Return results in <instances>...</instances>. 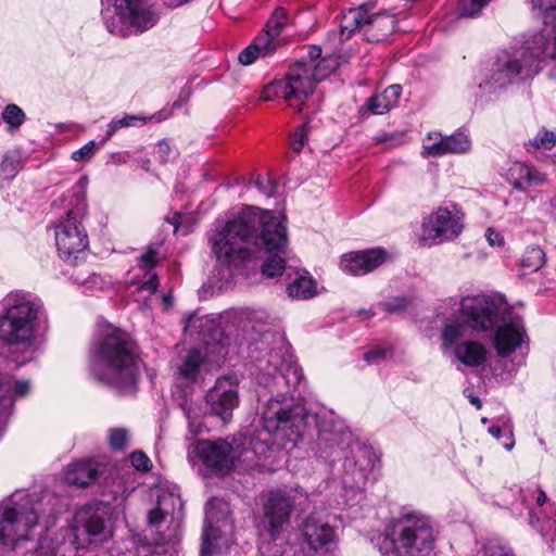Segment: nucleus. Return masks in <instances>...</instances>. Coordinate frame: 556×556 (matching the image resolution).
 <instances>
[{"mask_svg":"<svg viewBox=\"0 0 556 556\" xmlns=\"http://www.w3.org/2000/svg\"><path fill=\"white\" fill-rule=\"evenodd\" d=\"M212 250L220 264L239 266L266 256L262 274L274 278L286 268L287 228L270 211L245 207L211 238Z\"/></svg>","mask_w":556,"mask_h":556,"instance_id":"obj_1","label":"nucleus"},{"mask_svg":"<svg viewBox=\"0 0 556 556\" xmlns=\"http://www.w3.org/2000/svg\"><path fill=\"white\" fill-rule=\"evenodd\" d=\"M260 368V384L276 393L261 408V424L268 433L296 442L312 426H317L319 430L324 424H334L331 420H319L317 415L288 395L290 389L301 383L303 374L287 344L282 343L270 351L266 364Z\"/></svg>","mask_w":556,"mask_h":556,"instance_id":"obj_2","label":"nucleus"},{"mask_svg":"<svg viewBox=\"0 0 556 556\" xmlns=\"http://www.w3.org/2000/svg\"><path fill=\"white\" fill-rule=\"evenodd\" d=\"M53 501L49 493L15 492L0 503V556H55L34 542L40 521L55 514Z\"/></svg>","mask_w":556,"mask_h":556,"instance_id":"obj_3","label":"nucleus"},{"mask_svg":"<svg viewBox=\"0 0 556 556\" xmlns=\"http://www.w3.org/2000/svg\"><path fill=\"white\" fill-rule=\"evenodd\" d=\"M316 454L333 463L344 458L341 481L348 502L361 498L367 482L375 479L374 452L355 443L352 432L340 422L321 426L316 441Z\"/></svg>","mask_w":556,"mask_h":556,"instance_id":"obj_4","label":"nucleus"},{"mask_svg":"<svg viewBox=\"0 0 556 556\" xmlns=\"http://www.w3.org/2000/svg\"><path fill=\"white\" fill-rule=\"evenodd\" d=\"M89 370L99 382L117 390H130L138 379L135 343L112 325L99 328L90 351Z\"/></svg>","mask_w":556,"mask_h":556,"instance_id":"obj_5","label":"nucleus"},{"mask_svg":"<svg viewBox=\"0 0 556 556\" xmlns=\"http://www.w3.org/2000/svg\"><path fill=\"white\" fill-rule=\"evenodd\" d=\"M460 316L469 328L491 329L502 315V325L495 330L493 344L500 357L514 353L526 342L527 333L520 316L501 313L498 305L485 295L465 296L459 302Z\"/></svg>","mask_w":556,"mask_h":556,"instance_id":"obj_6","label":"nucleus"},{"mask_svg":"<svg viewBox=\"0 0 556 556\" xmlns=\"http://www.w3.org/2000/svg\"><path fill=\"white\" fill-rule=\"evenodd\" d=\"M435 532L425 514L404 509L393 517L384 533L375 539L383 556H428L434 548Z\"/></svg>","mask_w":556,"mask_h":556,"instance_id":"obj_7","label":"nucleus"},{"mask_svg":"<svg viewBox=\"0 0 556 556\" xmlns=\"http://www.w3.org/2000/svg\"><path fill=\"white\" fill-rule=\"evenodd\" d=\"M542 56L532 37L519 47L502 51L491 70L478 81V88L483 94H494L528 80L541 71Z\"/></svg>","mask_w":556,"mask_h":556,"instance_id":"obj_8","label":"nucleus"},{"mask_svg":"<svg viewBox=\"0 0 556 556\" xmlns=\"http://www.w3.org/2000/svg\"><path fill=\"white\" fill-rule=\"evenodd\" d=\"M0 305L4 311L0 318L1 338L11 345H21L23 352L29 353L18 362V365H22L31 358L30 348L41 306L33 301L29 294L17 291L10 292Z\"/></svg>","mask_w":556,"mask_h":556,"instance_id":"obj_9","label":"nucleus"},{"mask_svg":"<svg viewBox=\"0 0 556 556\" xmlns=\"http://www.w3.org/2000/svg\"><path fill=\"white\" fill-rule=\"evenodd\" d=\"M101 13L106 29L121 37L144 31L159 20V12L150 2H105Z\"/></svg>","mask_w":556,"mask_h":556,"instance_id":"obj_10","label":"nucleus"},{"mask_svg":"<svg viewBox=\"0 0 556 556\" xmlns=\"http://www.w3.org/2000/svg\"><path fill=\"white\" fill-rule=\"evenodd\" d=\"M312 66L299 62L290 67L287 76L264 87L261 98L264 101H271L282 98L290 106L296 108L300 112L305 99L312 93L316 81L311 75Z\"/></svg>","mask_w":556,"mask_h":556,"instance_id":"obj_11","label":"nucleus"},{"mask_svg":"<svg viewBox=\"0 0 556 556\" xmlns=\"http://www.w3.org/2000/svg\"><path fill=\"white\" fill-rule=\"evenodd\" d=\"M245 444V441L238 442L236 439L231 443L224 439L200 440L190 446L189 456L195 454L206 467L217 472H227L236 460L252 462V453Z\"/></svg>","mask_w":556,"mask_h":556,"instance_id":"obj_12","label":"nucleus"},{"mask_svg":"<svg viewBox=\"0 0 556 556\" xmlns=\"http://www.w3.org/2000/svg\"><path fill=\"white\" fill-rule=\"evenodd\" d=\"M86 215L66 211V217L54 229L55 245L59 256L68 265L76 266L86 255L89 245L87 231L83 225Z\"/></svg>","mask_w":556,"mask_h":556,"instance_id":"obj_13","label":"nucleus"},{"mask_svg":"<svg viewBox=\"0 0 556 556\" xmlns=\"http://www.w3.org/2000/svg\"><path fill=\"white\" fill-rule=\"evenodd\" d=\"M213 341H204L203 349H194L188 352L177 368L178 379L186 382H195L203 371H211L222 366L228 350L225 343L217 340L222 332L217 329L210 334Z\"/></svg>","mask_w":556,"mask_h":556,"instance_id":"obj_14","label":"nucleus"},{"mask_svg":"<svg viewBox=\"0 0 556 556\" xmlns=\"http://www.w3.org/2000/svg\"><path fill=\"white\" fill-rule=\"evenodd\" d=\"M463 219L457 205L440 206L424 218L420 240L429 245L455 240L464 229Z\"/></svg>","mask_w":556,"mask_h":556,"instance_id":"obj_15","label":"nucleus"},{"mask_svg":"<svg viewBox=\"0 0 556 556\" xmlns=\"http://www.w3.org/2000/svg\"><path fill=\"white\" fill-rule=\"evenodd\" d=\"M296 497L298 491L292 489L271 490L263 496L262 525L273 540L278 539L289 523Z\"/></svg>","mask_w":556,"mask_h":556,"instance_id":"obj_16","label":"nucleus"},{"mask_svg":"<svg viewBox=\"0 0 556 556\" xmlns=\"http://www.w3.org/2000/svg\"><path fill=\"white\" fill-rule=\"evenodd\" d=\"M287 21V10L281 7L277 8L263 31L239 53V62L242 65H251L260 58L264 59L273 55L281 45L278 37Z\"/></svg>","mask_w":556,"mask_h":556,"instance_id":"obj_17","label":"nucleus"},{"mask_svg":"<svg viewBox=\"0 0 556 556\" xmlns=\"http://www.w3.org/2000/svg\"><path fill=\"white\" fill-rule=\"evenodd\" d=\"M302 538L314 556L332 554L339 542V533L330 522L317 515H309L302 525Z\"/></svg>","mask_w":556,"mask_h":556,"instance_id":"obj_18","label":"nucleus"},{"mask_svg":"<svg viewBox=\"0 0 556 556\" xmlns=\"http://www.w3.org/2000/svg\"><path fill=\"white\" fill-rule=\"evenodd\" d=\"M77 533L88 534L94 542H103L112 536L110 507L106 504L88 505L80 508L74 519Z\"/></svg>","mask_w":556,"mask_h":556,"instance_id":"obj_19","label":"nucleus"},{"mask_svg":"<svg viewBox=\"0 0 556 556\" xmlns=\"http://www.w3.org/2000/svg\"><path fill=\"white\" fill-rule=\"evenodd\" d=\"M205 401L211 414L220 418L223 422H229L232 412L239 405L237 380L225 376L218 378L213 388L205 394Z\"/></svg>","mask_w":556,"mask_h":556,"instance_id":"obj_20","label":"nucleus"},{"mask_svg":"<svg viewBox=\"0 0 556 556\" xmlns=\"http://www.w3.org/2000/svg\"><path fill=\"white\" fill-rule=\"evenodd\" d=\"M387 257L382 249H370L344 254L340 261V268L350 275H366L379 267Z\"/></svg>","mask_w":556,"mask_h":556,"instance_id":"obj_21","label":"nucleus"},{"mask_svg":"<svg viewBox=\"0 0 556 556\" xmlns=\"http://www.w3.org/2000/svg\"><path fill=\"white\" fill-rule=\"evenodd\" d=\"M29 390V381L14 380L9 376L0 375V432L12 412L14 401L25 396Z\"/></svg>","mask_w":556,"mask_h":556,"instance_id":"obj_22","label":"nucleus"},{"mask_svg":"<svg viewBox=\"0 0 556 556\" xmlns=\"http://www.w3.org/2000/svg\"><path fill=\"white\" fill-rule=\"evenodd\" d=\"M383 21L384 17L380 14H368L365 4H362L358 8L349 9L342 13L340 20V40L344 41L350 39L355 30L363 25H380Z\"/></svg>","mask_w":556,"mask_h":556,"instance_id":"obj_23","label":"nucleus"},{"mask_svg":"<svg viewBox=\"0 0 556 556\" xmlns=\"http://www.w3.org/2000/svg\"><path fill=\"white\" fill-rule=\"evenodd\" d=\"M506 178L517 190L526 191L530 187L541 186L546 181L545 174L523 162H513L507 169Z\"/></svg>","mask_w":556,"mask_h":556,"instance_id":"obj_24","label":"nucleus"},{"mask_svg":"<svg viewBox=\"0 0 556 556\" xmlns=\"http://www.w3.org/2000/svg\"><path fill=\"white\" fill-rule=\"evenodd\" d=\"M181 508L182 502L178 495L163 492L157 497V506L149 513L150 527L159 529L168 515H172L173 519H178Z\"/></svg>","mask_w":556,"mask_h":556,"instance_id":"obj_25","label":"nucleus"},{"mask_svg":"<svg viewBox=\"0 0 556 556\" xmlns=\"http://www.w3.org/2000/svg\"><path fill=\"white\" fill-rule=\"evenodd\" d=\"M454 355L467 367H479L486 361L488 351L484 344L473 340L459 342L454 346Z\"/></svg>","mask_w":556,"mask_h":556,"instance_id":"obj_26","label":"nucleus"},{"mask_svg":"<svg viewBox=\"0 0 556 556\" xmlns=\"http://www.w3.org/2000/svg\"><path fill=\"white\" fill-rule=\"evenodd\" d=\"M100 470L97 464L81 460L73 463L65 472V480L68 484L87 486L99 476Z\"/></svg>","mask_w":556,"mask_h":556,"instance_id":"obj_27","label":"nucleus"},{"mask_svg":"<svg viewBox=\"0 0 556 556\" xmlns=\"http://www.w3.org/2000/svg\"><path fill=\"white\" fill-rule=\"evenodd\" d=\"M401 93L402 87L400 85H391L381 93L368 98L366 101V108L372 114L381 115L388 113L397 104Z\"/></svg>","mask_w":556,"mask_h":556,"instance_id":"obj_28","label":"nucleus"},{"mask_svg":"<svg viewBox=\"0 0 556 556\" xmlns=\"http://www.w3.org/2000/svg\"><path fill=\"white\" fill-rule=\"evenodd\" d=\"M211 520L212 516L207 514V525L202 535L201 556H225V551L228 548L227 540L222 538L218 529L210 525Z\"/></svg>","mask_w":556,"mask_h":556,"instance_id":"obj_29","label":"nucleus"},{"mask_svg":"<svg viewBox=\"0 0 556 556\" xmlns=\"http://www.w3.org/2000/svg\"><path fill=\"white\" fill-rule=\"evenodd\" d=\"M467 328L468 325L464 319L446 320L441 331L442 348L454 349L458 341L465 338Z\"/></svg>","mask_w":556,"mask_h":556,"instance_id":"obj_30","label":"nucleus"},{"mask_svg":"<svg viewBox=\"0 0 556 556\" xmlns=\"http://www.w3.org/2000/svg\"><path fill=\"white\" fill-rule=\"evenodd\" d=\"M167 116L163 114V112H159L150 117H144L141 115H126L119 119H113L109 124V128L106 131V139L111 138L118 129L132 127L138 124L144 125L148 121L161 122L165 119Z\"/></svg>","mask_w":556,"mask_h":556,"instance_id":"obj_31","label":"nucleus"},{"mask_svg":"<svg viewBox=\"0 0 556 556\" xmlns=\"http://www.w3.org/2000/svg\"><path fill=\"white\" fill-rule=\"evenodd\" d=\"M292 299L306 300L316 295V282L307 276H299L287 288Z\"/></svg>","mask_w":556,"mask_h":556,"instance_id":"obj_32","label":"nucleus"},{"mask_svg":"<svg viewBox=\"0 0 556 556\" xmlns=\"http://www.w3.org/2000/svg\"><path fill=\"white\" fill-rule=\"evenodd\" d=\"M88 182V178L86 176H81L73 188L68 203V210H72V213H76L78 215L87 214L88 204L86 190Z\"/></svg>","mask_w":556,"mask_h":556,"instance_id":"obj_33","label":"nucleus"},{"mask_svg":"<svg viewBox=\"0 0 556 556\" xmlns=\"http://www.w3.org/2000/svg\"><path fill=\"white\" fill-rule=\"evenodd\" d=\"M544 263L545 253L538 245L528 247L520 260V266L527 273L538 271L544 265Z\"/></svg>","mask_w":556,"mask_h":556,"instance_id":"obj_34","label":"nucleus"},{"mask_svg":"<svg viewBox=\"0 0 556 556\" xmlns=\"http://www.w3.org/2000/svg\"><path fill=\"white\" fill-rule=\"evenodd\" d=\"M445 136L441 132H429L422 141V156L440 157L444 155Z\"/></svg>","mask_w":556,"mask_h":556,"instance_id":"obj_35","label":"nucleus"},{"mask_svg":"<svg viewBox=\"0 0 556 556\" xmlns=\"http://www.w3.org/2000/svg\"><path fill=\"white\" fill-rule=\"evenodd\" d=\"M471 141L464 132H455L451 136H445L444 155L445 154H462L470 150Z\"/></svg>","mask_w":556,"mask_h":556,"instance_id":"obj_36","label":"nucleus"},{"mask_svg":"<svg viewBox=\"0 0 556 556\" xmlns=\"http://www.w3.org/2000/svg\"><path fill=\"white\" fill-rule=\"evenodd\" d=\"M556 146V129L541 128L538 134L526 144L527 150H551Z\"/></svg>","mask_w":556,"mask_h":556,"instance_id":"obj_37","label":"nucleus"},{"mask_svg":"<svg viewBox=\"0 0 556 556\" xmlns=\"http://www.w3.org/2000/svg\"><path fill=\"white\" fill-rule=\"evenodd\" d=\"M302 63L304 65L312 66L311 75L313 76V79L316 83L325 79L330 73H332L339 66V61L337 58H324L317 63H314L312 61L307 63Z\"/></svg>","mask_w":556,"mask_h":556,"instance_id":"obj_38","label":"nucleus"},{"mask_svg":"<svg viewBox=\"0 0 556 556\" xmlns=\"http://www.w3.org/2000/svg\"><path fill=\"white\" fill-rule=\"evenodd\" d=\"M24 111L16 104H8L2 112V119L11 127L18 128L25 122Z\"/></svg>","mask_w":556,"mask_h":556,"instance_id":"obj_39","label":"nucleus"},{"mask_svg":"<svg viewBox=\"0 0 556 556\" xmlns=\"http://www.w3.org/2000/svg\"><path fill=\"white\" fill-rule=\"evenodd\" d=\"M488 2H457L455 14L457 17L473 18L477 17Z\"/></svg>","mask_w":556,"mask_h":556,"instance_id":"obj_40","label":"nucleus"},{"mask_svg":"<svg viewBox=\"0 0 556 556\" xmlns=\"http://www.w3.org/2000/svg\"><path fill=\"white\" fill-rule=\"evenodd\" d=\"M129 441L128 431L124 428H115L110 430L109 443L115 451H123L127 447Z\"/></svg>","mask_w":556,"mask_h":556,"instance_id":"obj_41","label":"nucleus"},{"mask_svg":"<svg viewBox=\"0 0 556 556\" xmlns=\"http://www.w3.org/2000/svg\"><path fill=\"white\" fill-rule=\"evenodd\" d=\"M483 556H513V551L498 540H489L482 549Z\"/></svg>","mask_w":556,"mask_h":556,"instance_id":"obj_42","label":"nucleus"},{"mask_svg":"<svg viewBox=\"0 0 556 556\" xmlns=\"http://www.w3.org/2000/svg\"><path fill=\"white\" fill-rule=\"evenodd\" d=\"M393 355L390 348H375L364 353V359L369 364H379L382 361L391 358Z\"/></svg>","mask_w":556,"mask_h":556,"instance_id":"obj_43","label":"nucleus"},{"mask_svg":"<svg viewBox=\"0 0 556 556\" xmlns=\"http://www.w3.org/2000/svg\"><path fill=\"white\" fill-rule=\"evenodd\" d=\"M530 522L531 525L538 530L540 531V533L544 536V538H549V539H554V536H556V528H555V523L556 521L555 520H547L543 523L540 522V519L536 518L534 520V516L532 513H530Z\"/></svg>","mask_w":556,"mask_h":556,"instance_id":"obj_44","label":"nucleus"},{"mask_svg":"<svg viewBox=\"0 0 556 556\" xmlns=\"http://www.w3.org/2000/svg\"><path fill=\"white\" fill-rule=\"evenodd\" d=\"M181 408L185 412L186 417L189 419L190 430L193 433H199L201 431V424L198 421V409L188 401L181 404Z\"/></svg>","mask_w":556,"mask_h":556,"instance_id":"obj_45","label":"nucleus"},{"mask_svg":"<svg viewBox=\"0 0 556 556\" xmlns=\"http://www.w3.org/2000/svg\"><path fill=\"white\" fill-rule=\"evenodd\" d=\"M207 327L208 330H211L214 327V320L207 316L205 317H198L195 315H192L188 319V324L186 326V330H189L191 328L199 329L201 333L204 334V328Z\"/></svg>","mask_w":556,"mask_h":556,"instance_id":"obj_46","label":"nucleus"},{"mask_svg":"<svg viewBox=\"0 0 556 556\" xmlns=\"http://www.w3.org/2000/svg\"><path fill=\"white\" fill-rule=\"evenodd\" d=\"M97 143L94 141H89L85 146H83L80 149L74 151L72 153V159L76 162H83L90 160L92 155L94 154Z\"/></svg>","mask_w":556,"mask_h":556,"instance_id":"obj_47","label":"nucleus"},{"mask_svg":"<svg viewBox=\"0 0 556 556\" xmlns=\"http://www.w3.org/2000/svg\"><path fill=\"white\" fill-rule=\"evenodd\" d=\"M255 187L267 197H271L277 187V184L270 177H263L257 175L255 179Z\"/></svg>","mask_w":556,"mask_h":556,"instance_id":"obj_48","label":"nucleus"},{"mask_svg":"<svg viewBox=\"0 0 556 556\" xmlns=\"http://www.w3.org/2000/svg\"><path fill=\"white\" fill-rule=\"evenodd\" d=\"M157 249L149 247L148 250L140 256L139 265L141 268H152L157 264Z\"/></svg>","mask_w":556,"mask_h":556,"instance_id":"obj_49","label":"nucleus"},{"mask_svg":"<svg viewBox=\"0 0 556 556\" xmlns=\"http://www.w3.org/2000/svg\"><path fill=\"white\" fill-rule=\"evenodd\" d=\"M131 465L140 471H147L151 467L149 457L141 451L134 452L130 457Z\"/></svg>","mask_w":556,"mask_h":556,"instance_id":"obj_50","label":"nucleus"},{"mask_svg":"<svg viewBox=\"0 0 556 556\" xmlns=\"http://www.w3.org/2000/svg\"><path fill=\"white\" fill-rule=\"evenodd\" d=\"M71 277L77 285H86L89 282L94 283L93 280H96V276H91L90 270L87 268L86 265L74 270Z\"/></svg>","mask_w":556,"mask_h":556,"instance_id":"obj_51","label":"nucleus"},{"mask_svg":"<svg viewBox=\"0 0 556 556\" xmlns=\"http://www.w3.org/2000/svg\"><path fill=\"white\" fill-rule=\"evenodd\" d=\"M305 141L306 128L305 126H301L300 128H298V130L294 132L291 139V147L293 151L300 152L303 149Z\"/></svg>","mask_w":556,"mask_h":556,"instance_id":"obj_52","label":"nucleus"},{"mask_svg":"<svg viewBox=\"0 0 556 556\" xmlns=\"http://www.w3.org/2000/svg\"><path fill=\"white\" fill-rule=\"evenodd\" d=\"M408 305V300L404 296H397L384 303L386 309L390 313H396Z\"/></svg>","mask_w":556,"mask_h":556,"instance_id":"obj_53","label":"nucleus"},{"mask_svg":"<svg viewBox=\"0 0 556 556\" xmlns=\"http://www.w3.org/2000/svg\"><path fill=\"white\" fill-rule=\"evenodd\" d=\"M485 238L491 247H503L505 243L503 235L492 227L485 230Z\"/></svg>","mask_w":556,"mask_h":556,"instance_id":"obj_54","label":"nucleus"},{"mask_svg":"<svg viewBox=\"0 0 556 556\" xmlns=\"http://www.w3.org/2000/svg\"><path fill=\"white\" fill-rule=\"evenodd\" d=\"M172 153V148L166 141L157 142L155 154L161 162H167L170 159Z\"/></svg>","mask_w":556,"mask_h":556,"instance_id":"obj_55","label":"nucleus"},{"mask_svg":"<svg viewBox=\"0 0 556 556\" xmlns=\"http://www.w3.org/2000/svg\"><path fill=\"white\" fill-rule=\"evenodd\" d=\"M159 287V278L152 274L140 287L139 290L147 291L149 295L153 294Z\"/></svg>","mask_w":556,"mask_h":556,"instance_id":"obj_56","label":"nucleus"},{"mask_svg":"<svg viewBox=\"0 0 556 556\" xmlns=\"http://www.w3.org/2000/svg\"><path fill=\"white\" fill-rule=\"evenodd\" d=\"M154 541H155L156 545L162 544V545L173 548L177 541V528L173 529L170 534H168L167 536L160 535Z\"/></svg>","mask_w":556,"mask_h":556,"instance_id":"obj_57","label":"nucleus"},{"mask_svg":"<svg viewBox=\"0 0 556 556\" xmlns=\"http://www.w3.org/2000/svg\"><path fill=\"white\" fill-rule=\"evenodd\" d=\"M0 170L7 178H13L15 176L14 162L10 159H4L0 165Z\"/></svg>","mask_w":556,"mask_h":556,"instance_id":"obj_58","label":"nucleus"},{"mask_svg":"<svg viewBox=\"0 0 556 556\" xmlns=\"http://www.w3.org/2000/svg\"><path fill=\"white\" fill-rule=\"evenodd\" d=\"M533 493L535 494V502H536V504L539 506H542L546 502V500H547L545 492L540 490V489H538Z\"/></svg>","mask_w":556,"mask_h":556,"instance_id":"obj_59","label":"nucleus"},{"mask_svg":"<svg viewBox=\"0 0 556 556\" xmlns=\"http://www.w3.org/2000/svg\"><path fill=\"white\" fill-rule=\"evenodd\" d=\"M489 433H490L492 437H494V438L498 439V438H500V435H501V433H502V429H501L498 426H491V427L489 428Z\"/></svg>","mask_w":556,"mask_h":556,"instance_id":"obj_60","label":"nucleus"},{"mask_svg":"<svg viewBox=\"0 0 556 556\" xmlns=\"http://www.w3.org/2000/svg\"><path fill=\"white\" fill-rule=\"evenodd\" d=\"M391 138H392V136H391V135H388V134H386V132H381V134H379V135H377V136L375 137V140H376L378 143H382V142L388 141V140H389V139H391Z\"/></svg>","mask_w":556,"mask_h":556,"instance_id":"obj_61","label":"nucleus"},{"mask_svg":"<svg viewBox=\"0 0 556 556\" xmlns=\"http://www.w3.org/2000/svg\"><path fill=\"white\" fill-rule=\"evenodd\" d=\"M468 399L472 405H475L477 408H481L482 404L478 396L469 394Z\"/></svg>","mask_w":556,"mask_h":556,"instance_id":"obj_62","label":"nucleus"},{"mask_svg":"<svg viewBox=\"0 0 556 556\" xmlns=\"http://www.w3.org/2000/svg\"><path fill=\"white\" fill-rule=\"evenodd\" d=\"M320 49L319 48H313L311 51V58H318L320 55ZM313 62V60H311Z\"/></svg>","mask_w":556,"mask_h":556,"instance_id":"obj_63","label":"nucleus"},{"mask_svg":"<svg viewBox=\"0 0 556 556\" xmlns=\"http://www.w3.org/2000/svg\"><path fill=\"white\" fill-rule=\"evenodd\" d=\"M504 446H505V448H506V450H508V451H509V450H511V448H513V446H514V441H511L510 443H506Z\"/></svg>","mask_w":556,"mask_h":556,"instance_id":"obj_64","label":"nucleus"}]
</instances>
